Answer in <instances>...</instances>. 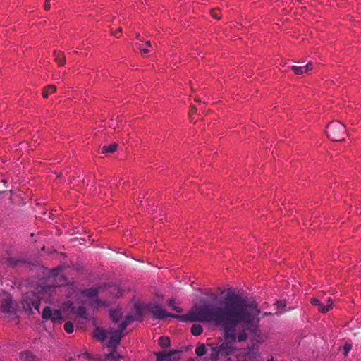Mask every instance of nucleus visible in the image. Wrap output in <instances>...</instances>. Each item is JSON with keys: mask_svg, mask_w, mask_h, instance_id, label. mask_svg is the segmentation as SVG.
<instances>
[{"mask_svg": "<svg viewBox=\"0 0 361 361\" xmlns=\"http://www.w3.org/2000/svg\"><path fill=\"white\" fill-rule=\"evenodd\" d=\"M260 310L256 302L249 301L239 294L228 293L218 304L205 303V308L198 312L192 320L212 323L224 330V341L212 348L210 359L218 361L235 351V343L247 339V331L258 332Z\"/></svg>", "mask_w": 361, "mask_h": 361, "instance_id": "f257e3e1", "label": "nucleus"}, {"mask_svg": "<svg viewBox=\"0 0 361 361\" xmlns=\"http://www.w3.org/2000/svg\"><path fill=\"white\" fill-rule=\"evenodd\" d=\"M147 310L153 314V316L159 319H164L166 317L176 318L184 322H197V320H190L195 318V315L198 316V312L205 308V304L202 305H196L192 308L189 313L183 315H178L172 313H168L159 305L149 304L147 306Z\"/></svg>", "mask_w": 361, "mask_h": 361, "instance_id": "f03ea898", "label": "nucleus"}, {"mask_svg": "<svg viewBox=\"0 0 361 361\" xmlns=\"http://www.w3.org/2000/svg\"><path fill=\"white\" fill-rule=\"evenodd\" d=\"M326 133L327 137L334 142L343 141L345 126L338 121L329 123L326 127Z\"/></svg>", "mask_w": 361, "mask_h": 361, "instance_id": "7ed1b4c3", "label": "nucleus"}, {"mask_svg": "<svg viewBox=\"0 0 361 361\" xmlns=\"http://www.w3.org/2000/svg\"><path fill=\"white\" fill-rule=\"evenodd\" d=\"M124 330H121L118 326V329H110L108 330L109 342L107 347L109 348H116L123 336Z\"/></svg>", "mask_w": 361, "mask_h": 361, "instance_id": "20e7f679", "label": "nucleus"}, {"mask_svg": "<svg viewBox=\"0 0 361 361\" xmlns=\"http://www.w3.org/2000/svg\"><path fill=\"white\" fill-rule=\"evenodd\" d=\"M61 309L63 312H68L70 313L76 314L80 318L87 319L86 309L82 306L76 307L72 302H66L62 305Z\"/></svg>", "mask_w": 361, "mask_h": 361, "instance_id": "39448f33", "label": "nucleus"}, {"mask_svg": "<svg viewBox=\"0 0 361 361\" xmlns=\"http://www.w3.org/2000/svg\"><path fill=\"white\" fill-rule=\"evenodd\" d=\"M157 361H179V351L176 350H170L168 353L159 352L156 353Z\"/></svg>", "mask_w": 361, "mask_h": 361, "instance_id": "423d86ee", "label": "nucleus"}, {"mask_svg": "<svg viewBox=\"0 0 361 361\" xmlns=\"http://www.w3.org/2000/svg\"><path fill=\"white\" fill-rule=\"evenodd\" d=\"M24 305L27 307L30 312H32V310H35L39 312V306H40V300L39 298L35 295H32L30 297L29 295H27L24 299Z\"/></svg>", "mask_w": 361, "mask_h": 361, "instance_id": "0eeeda50", "label": "nucleus"}, {"mask_svg": "<svg viewBox=\"0 0 361 361\" xmlns=\"http://www.w3.org/2000/svg\"><path fill=\"white\" fill-rule=\"evenodd\" d=\"M99 288H92L84 291L85 295L91 299L90 305L92 307H97L102 304V302L97 299V296L99 293Z\"/></svg>", "mask_w": 361, "mask_h": 361, "instance_id": "6e6552de", "label": "nucleus"}, {"mask_svg": "<svg viewBox=\"0 0 361 361\" xmlns=\"http://www.w3.org/2000/svg\"><path fill=\"white\" fill-rule=\"evenodd\" d=\"M245 355L250 361H262L258 348L255 346L247 348Z\"/></svg>", "mask_w": 361, "mask_h": 361, "instance_id": "1a4fd4ad", "label": "nucleus"}, {"mask_svg": "<svg viewBox=\"0 0 361 361\" xmlns=\"http://www.w3.org/2000/svg\"><path fill=\"white\" fill-rule=\"evenodd\" d=\"M311 304L319 307V311L323 314L326 313L332 307L334 303L331 298L327 300L326 305H324L320 302L317 298H312L310 301Z\"/></svg>", "mask_w": 361, "mask_h": 361, "instance_id": "9d476101", "label": "nucleus"}, {"mask_svg": "<svg viewBox=\"0 0 361 361\" xmlns=\"http://www.w3.org/2000/svg\"><path fill=\"white\" fill-rule=\"evenodd\" d=\"M13 310L12 299L10 295H6L1 300V310L5 313H11Z\"/></svg>", "mask_w": 361, "mask_h": 361, "instance_id": "9b49d317", "label": "nucleus"}, {"mask_svg": "<svg viewBox=\"0 0 361 361\" xmlns=\"http://www.w3.org/2000/svg\"><path fill=\"white\" fill-rule=\"evenodd\" d=\"M20 361H39L38 358L30 352H22L20 354Z\"/></svg>", "mask_w": 361, "mask_h": 361, "instance_id": "f8f14e48", "label": "nucleus"}, {"mask_svg": "<svg viewBox=\"0 0 361 361\" xmlns=\"http://www.w3.org/2000/svg\"><path fill=\"white\" fill-rule=\"evenodd\" d=\"M111 321L114 323H117L122 317V312L120 309H115L110 311L109 313Z\"/></svg>", "mask_w": 361, "mask_h": 361, "instance_id": "ddd939ff", "label": "nucleus"}, {"mask_svg": "<svg viewBox=\"0 0 361 361\" xmlns=\"http://www.w3.org/2000/svg\"><path fill=\"white\" fill-rule=\"evenodd\" d=\"M94 336L98 340L104 341L108 336V331H104L99 327L94 330Z\"/></svg>", "mask_w": 361, "mask_h": 361, "instance_id": "4468645a", "label": "nucleus"}, {"mask_svg": "<svg viewBox=\"0 0 361 361\" xmlns=\"http://www.w3.org/2000/svg\"><path fill=\"white\" fill-rule=\"evenodd\" d=\"M54 61L59 64V66H64L66 63V58L63 53L61 51H54Z\"/></svg>", "mask_w": 361, "mask_h": 361, "instance_id": "2eb2a0df", "label": "nucleus"}, {"mask_svg": "<svg viewBox=\"0 0 361 361\" xmlns=\"http://www.w3.org/2000/svg\"><path fill=\"white\" fill-rule=\"evenodd\" d=\"M134 317L128 315L125 319L118 325L121 330H125L126 327L134 321Z\"/></svg>", "mask_w": 361, "mask_h": 361, "instance_id": "dca6fc26", "label": "nucleus"}, {"mask_svg": "<svg viewBox=\"0 0 361 361\" xmlns=\"http://www.w3.org/2000/svg\"><path fill=\"white\" fill-rule=\"evenodd\" d=\"M111 351L107 355L106 358L111 361H119L122 359L121 356L116 350V348H111Z\"/></svg>", "mask_w": 361, "mask_h": 361, "instance_id": "f3484780", "label": "nucleus"}, {"mask_svg": "<svg viewBox=\"0 0 361 361\" xmlns=\"http://www.w3.org/2000/svg\"><path fill=\"white\" fill-rule=\"evenodd\" d=\"M118 145L116 143H112L108 146H104L102 149L103 154L113 153L117 149Z\"/></svg>", "mask_w": 361, "mask_h": 361, "instance_id": "a211bd4d", "label": "nucleus"}, {"mask_svg": "<svg viewBox=\"0 0 361 361\" xmlns=\"http://www.w3.org/2000/svg\"><path fill=\"white\" fill-rule=\"evenodd\" d=\"M56 90L54 85H49L44 88L42 96L44 98H47L49 94L54 93Z\"/></svg>", "mask_w": 361, "mask_h": 361, "instance_id": "6ab92c4d", "label": "nucleus"}, {"mask_svg": "<svg viewBox=\"0 0 361 361\" xmlns=\"http://www.w3.org/2000/svg\"><path fill=\"white\" fill-rule=\"evenodd\" d=\"M203 331L202 326L200 324H193L191 327V334L197 336L202 334Z\"/></svg>", "mask_w": 361, "mask_h": 361, "instance_id": "aec40b11", "label": "nucleus"}, {"mask_svg": "<svg viewBox=\"0 0 361 361\" xmlns=\"http://www.w3.org/2000/svg\"><path fill=\"white\" fill-rule=\"evenodd\" d=\"M159 344L163 348L169 347L171 344L169 338L166 336L160 337L159 339Z\"/></svg>", "mask_w": 361, "mask_h": 361, "instance_id": "412c9836", "label": "nucleus"}, {"mask_svg": "<svg viewBox=\"0 0 361 361\" xmlns=\"http://www.w3.org/2000/svg\"><path fill=\"white\" fill-rule=\"evenodd\" d=\"M169 307H171L173 310L176 311L177 313L183 312V310L181 307L176 305L175 300L173 299L169 300L167 302Z\"/></svg>", "mask_w": 361, "mask_h": 361, "instance_id": "4be33fe9", "label": "nucleus"}, {"mask_svg": "<svg viewBox=\"0 0 361 361\" xmlns=\"http://www.w3.org/2000/svg\"><path fill=\"white\" fill-rule=\"evenodd\" d=\"M52 310L49 307H46L44 308L42 311V317L44 319H51V317L52 316Z\"/></svg>", "mask_w": 361, "mask_h": 361, "instance_id": "5701e85b", "label": "nucleus"}, {"mask_svg": "<svg viewBox=\"0 0 361 361\" xmlns=\"http://www.w3.org/2000/svg\"><path fill=\"white\" fill-rule=\"evenodd\" d=\"M62 319V316L60 310H54L52 312L51 320L54 322H59Z\"/></svg>", "mask_w": 361, "mask_h": 361, "instance_id": "b1692460", "label": "nucleus"}, {"mask_svg": "<svg viewBox=\"0 0 361 361\" xmlns=\"http://www.w3.org/2000/svg\"><path fill=\"white\" fill-rule=\"evenodd\" d=\"M290 68L294 72V73L296 75H302V74L306 73V71L303 66H291Z\"/></svg>", "mask_w": 361, "mask_h": 361, "instance_id": "393cba45", "label": "nucleus"}, {"mask_svg": "<svg viewBox=\"0 0 361 361\" xmlns=\"http://www.w3.org/2000/svg\"><path fill=\"white\" fill-rule=\"evenodd\" d=\"M195 353L197 356L200 357L206 353V348L204 344L199 345L195 349Z\"/></svg>", "mask_w": 361, "mask_h": 361, "instance_id": "a878e982", "label": "nucleus"}, {"mask_svg": "<svg viewBox=\"0 0 361 361\" xmlns=\"http://www.w3.org/2000/svg\"><path fill=\"white\" fill-rule=\"evenodd\" d=\"M64 329H65L66 332L68 333V334L73 333V330H74V327H73V323L71 322H66L64 324Z\"/></svg>", "mask_w": 361, "mask_h": 361, "instance_id": "bb28decb", "label": "nucleus"}, {"mask_svg": "<svg viewBox=\"0 0 361 361\" xmlns=\"http://www.w3.org/2000/svg\"><path fill=\"white\" fill-rule=\"evenodd\" d=\"M135 314L137 317V319L139 321L142 320V308L140 306L135 307Z\"/></svg>", "mask_w": 361, "mask_h": 361, "instance_id": "cd10ccee", "label": "nucleus"}, {"mask_svg": "<svg viewBox=\"0 0 361 361\" xmlns=\"http://www.w3.org/2000/svg\"><path fill=\"white\" fill-rule=\"evenodd\" d=\"M211 15L216 20H219L221 18L219 16V10L217 8L211 10Z\"/></svg>", "mask_w": 361, "mask_h": 361, "instance_id": "c85d7f7f", "label": "nucleus"}, {"mask_svg": "<svg viewBox=\"0 0 361 361\" xmlns=\"http://www.w3.org/2000/svg\"><path fill=\"white\" fill-rule=\"evenodd\" d=\"M303 67L305 68L306 73H307L309 71L312 70L313 63H312V62L310 61L308 63H307L305 66H303Z\"/></svg>", "mask_w": 361, "mask_h": 361, "instance_id": "c756f323", "label": "nucleus"}, {"mask_svg": "<svg viewBox=\"0 0 361 361\" xmlns=\"http://www.w3.org/2000/svg\"><path fill=\"white\" fill-rule=\"evenodd\" d=\"M136 45H137V48L140 50L141 53L146 54V53L149 52V50L148 49L143 48L141 44H137Z\"/></svg>", "mask_w": 361, "mask_h": 361, "instance_id": "7c9ffc66", "label": "nucleus"}, {"mask_svg": "<svg viewBox=\"0 0 361 361\" xmlns=\"http://www.w3.org/2000/svg\"><path fill=\"white\" fill-rule=\"evenodd\" d=\"M59 286H61V284H59ZM58 286V285H49V286H44L43 290L45 291V292H48L49 291L51 288H54L55 287Z\"/></svg>", "mask_w": 361, "mask_h": 361, "instance_id": "2f4dec72", "label": "nucleus"}, {"mask_svg": "<svg viewBox=\"0 0 361 361\" xmlns=\"http://www.w3.org/2000/svg\"><path fill=\"white\" fill-rule=\"evenodd\" d=\"M17 260L13 258H8V262L11 266H15L17 264Z\"/></svg>", "mask_w": 361, "mask_h": 361, "instance_id": "473e14b6", "label": "nucleus"}, {"mask_svg": "<svg viewBox=\"0 0 361 361\" xmlns=\"http://www.w3.org/2000/svg\"><path fill=\"white\" fill-rule=\"evenodd\" d=\"M44 8L46 11H48L50 9L49 0H45L44 4Z\"/></svg>", "mask_w": 361, "mask_h": 361, "instance_id": "72a5a7b5", "label": "nucleus"}, {"mask_svg": "<svg viewBox=\"0 0 361 361\" xmlns=\"http://www.w3.org/2000/svg\"><path fill=\"white\" fill-rule=\"evenodd\" d=\"M195 109L194 106H192L191 107V111L190 112V114H189V116H190V120L192 121V114H195Z\"/></svg>", "mask_w": 361, "mask_h": 361, "instance_id": "f704fd0d", "label": "nucleus"}, {"mask_svg": "<svg viewBox=\"0 0 361 361\" xmlns=\"http://www.w3.org/2000/svg\"><path fill=\"white\" fill-rule=\"evenodd\" d=\"M350 349H351V345H345V347H344V350H345L346 353H348L350 351Z\"/></svg>", "mask_w": 361, "mask_h": 361, "instance_id": "c9c22d12", "label": "nucleus"}, {"mask_svg": "<svg viewBox=\"0 0 361 361\" xmlns=\"http://www.w3.org/2000/svg\"><path fill=\"white\" fill-rule=\"evenodd\" d=\"M146 46L151 47V42L150 41H146L145 42Z\"/></svg>", "mask_w": 361, "mask_h": 361, "instance_id": "e433bc0d", "label": "nucleus"}, {"mask_svg": "<svg viewBox=\"0 0 361 361\" xmlns=\"http://www.w3.org/2000/svg\"><path fill=\"white\" fill-rule=\"evenodd\" d=\"M83 356H84L85 358H87V359H88V358L90 357V355H89V354H88L87 353H84V354H83Z\"/></svg>", "mask_w": 361, "mask_h": 361, "instance_id": "4c0bfd02", "label": "nucleus"}, {"mask_svg": "<svg viewBox=\"0 0 361 361\" xmlns=\"http://www.w3.org/2000/svg\"><path fill=\"white\" fill-rule=\"evenodd\" d=\"M136 38L142 42V39L140 38V34H136Z\"/></svg>", "mask_w": 361, "mask_h": 361, "instance_id": "58836bf2", "label": "nucleus"}, {"mask_svg": "<svg viewBox=\"0 0 361 361\" xmlns=\"http://www.w3.org/2000/svg\"><path fill=\"white\" fill-rule=\"evenodd\" d=\"M117 32L121 33L122 32V28L119 27L117 30Z\"/></svg>", "mask_w": 361, "mask_h": 361, "instance_id": "ea45409f", "label": "nucleus"}, {"mask_svg": "<svg viewBox=\"0 0 361 361\" xmlns=\"http://www.w3.org/2000/svg\"><path fill=\"white\" fill-rule=\"evenodd\" d=\"M277 305L279 307V306H281L283 307V305H282V302H277Z\"/></svg>", "mask_w": 361, "mask_h": 361, "instance_id": "a19ab883", "label": "nucleus"}, {"mask_svg": "<svg viewBox=\"0 0 361 361\" xmlns=\"http://www.w3.org/2000/svg\"><path fill=\"white\" fill-rule=\"evenodd\" d=\"M56 271H56V269H54V270H53V275H54V276H56L57 277V276H56V273H55V272H56Z\"/></svg>", "mask_w": 361, "mask_h": 361, "instance_id": "79ce46f5", "label": "nucleus"}, {"mask_svg": "<svg viewBox=\"0 0 361 361\" xmlns=\"http://www.w3.org/2000/svg\"><path fill=\"white\" fill-rule=\"evenodd\" d=\"M195 99L197 102H200V99L198 97H196Z\"/></svg>", "mask_w": 361, "mask_h": 361, "instance_id": "37998d69", "label": "nucleus"}, {"mask_svg": "<svg viewBox=\"0 0 361 361\" xmlns=\"http://www.w3.org/2000/svg\"><path fill=\"white\" fill-rule=\"evenodd\" d=\"M267 361H274L273 358L269 359Z\"/></svg>", "mask_w": 361, "mask_h": 361, "instance_id": "c03bdc74", "label": "nucleus"}, {"mask_svg": "<svg viewBox=\"0 0 361 361\" xmlns=\"http://www.w3.org/2000/svg\"><path fill=\"white\" fill-rule=\"evenodd\" d=\"M111 34H112V35H116L113 31H111Z\"/></svg>", "mask_w": 361, "mask_h": 361, "instance_id": "a18cd8bd", "label": "nucleus"}, {"mask_svg": "<svg viewBox=\"0 0 361 361\" xmlns=\"http://www.w3.org/2000/svg\"><path fill=\"white\" fill-rule=\"evenodd\" d=\"M69 361H73V358H71V359L69 360Z\"/></svg>", "mask_w": 361, "mask_h": 361, "instance_id": "49530a36", "label": "nucleus"}, {"mask_svg": "<svg viewBox=\"0 0 361 361\" xmlns=\"http://www.w3.org/2000/svg\"><path fill=\"white\" fill-rule=\"evenodd\" d=\"M190 361H194L192 359H191Z\"/></svg>", "mask_w": 361, "mask_h": 361, "instance_id": "de8ad7c7", "label": "nucleus"}]
</instances>
